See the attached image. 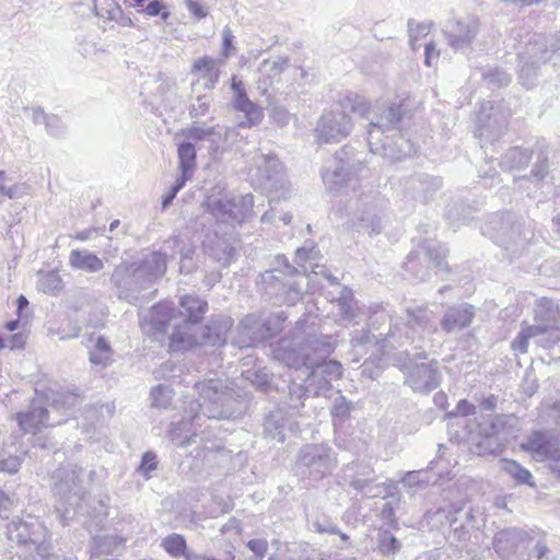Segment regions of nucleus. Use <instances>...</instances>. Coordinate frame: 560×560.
<instances>
[{"instance_id":"nucleus-64","label":"nucleus","mask_w":560,"mask_h":560,"mask_svg":"<svg viewBox=\"0 0 560 560\" xmlns=\"http://www.w3.org/2000/svg\"><path fill=\"white\" fill-rule=\"evenodd\" d=\"M21 467V458L15 455H11L7 458L0 459V470L8 474H15Z\"/></svg>"},{"instance_id":"nucleus-39","label":"nucleus","mask_w":560,"mask_h":560,"mask_svg":"<svg viewBox=\"0 0 560 560\" xmlns=\"http://www.w3.org/2000/svg\"><path fill=\"white\" fill-rule=\"evenodd\" d=\"M113 349L107 340L98 336L90 350V362L98 369L104 370L113 363Z\"/></svg>"},{"instance_id":"nucleus-49","label":"nucleus","mask_w":560,"mask_h":560,"mask_svg":"<svg viewBox=\"0 0 560 560\" xmlns=\"http://www.w3.org/2000/svg\"><path fill=\"white\" fill-rule=\"evenodd\" d=\"M235 249L225 242H218L214 248H211V256L222 266H228L233 260Z\"/></svg>"},{"instance_id":"nucleus-2","label":"nucleus","mask_w":560,"mask_h":560,"mask_svg":"<svg viewBox=\"0 0 560 560\" xmlns=\"http://www.w3.org/2000/svg\"><path fill=\"white\" fill-rule=\"evenodd\" d=\"M311 351L319 357L329 354L331 347L316 336H304L296 331L293 338L280 339L273 348V357L289 368L299 370L305 366L311 370L304 381V389L299 388L303 395L327 396L331 390V382L342 375V366L338 361H325L315 364Z\"/></svg>"},{"instance_id":"nucleus-58","label":"nucleus","mask_w":560,"mask_h":560,"mask_svg":"<svg viewBox=\"0 0 560 560\" xmlns=\"http://www.w3.org/2000/svg\"><path fill=\"white\" fill-rule=\"evenodd\" d=\"M210 107V97L209 96H198L196 102L192 103L189 107V115L191 117H200L206 115Z\"/></svg>"},{"instance_id":"nucleus-5","label":"nucleus","mask_w":560,"mask_h":560,"mask_svg":"<svg viewBox=\"0 0 560 560\" xmlns=\"http://www.w3.org/2000/svg\"><path fill=\"white\" fill-rule=\"evenodd\" d=\"M166 271V254L152 252L143 259L132 264L118 265L112 275V281L117 288L118 298L133 303L138 294L148 289Z\"/></svg>"},{"instance_id":"nucleus-21","label":"nucleus","mask_w":560,"mask_h":560,"mask_svg":"<svg viewBox=\"0 0 560 560\" xmlns=\"http://www.w3.org/2000/svg\"><path fill=\"white\" fill-rule=\"evenodd\" d=\"M16 420L20 429L24 433L36 434L43 428L55 427L65 422L61 417H52L45 396L36 393V397L32 400L30 409L25 412H19Z\"/></svg>"},{"instance_id":"nucleus-7","label":"nucleus","mask_w":560,"mask_h":560,"mask_svg":"<svg viewBox=\"0 0 560 560\" xmlns=\"http://www.w3.org/2000/svg\"><path fill=\"white\" fill-rule=\"evenodd\" d=\"M350 110L369 119L370 103L362 96L347 94L340 102L339 108L325 112L318 119L314 135L319 143H337L346 139L352 131L353 122L347 112Z\"/></svg>"},{"instance_id":"nucleus-3","label":"nucleus","mask_w":560,"mask_h":560,"mask_svg":"<svg viewBox=\"0 0 560 560\" xmlns=\"http://www.w3.org/2000/svg\"><path fill=\"white\" fill-rule=\"evenodd\" d=\"M198 399L190 401L189 410L179 422H172L168 439L178 446L190 443L196 432L194 423L201 415L209 419L235 418L242 412V394L236 392L234 383L229 380H207L196 384Z\"/></svg>"},{"instance_id":"nucleus-47","label":"nucleus","mask_w":560,"mask_h":560,"mask_svg":"<svg viewBox=\"0 0 560 560\" xmlns=\"http://www.w3.org/2000/svg\"><path fill=\"white\" fill-rule=\"evenodd\" d=\"M392 488L390 483L375 482V476L373 475L366 488L362 489L360 493L366 498H385L392 492Z\"/></svg>"},{"instance_id":"nucleus-19","label":"nucleus","mask_w":560,"mask_h":560,"mask_svg":"<svg viewBox=\"0 0 560 560\" xmlns=\"http://www.w3.org/2000/svg\"><path fill=\"white\" fill-rule=\"evenodd\" d=\"M446 256V248L435 240H424L417 249L407 256L405 270L416 279L425 280L432 267H442Z\"/></svg>"},{"instance_id":"nucleus-23","label":"nucleus","mask_w":560,"mask_h":560,"mask_svg":"<svg viewBox=\"0 0 560 560\" xmlns=\"http://www.w3.org/2000/svg\"><path fill=\"white\" fill-rule=\"evenodd\" d=\"M281 270H267L261 275L262 284L268 294L276 293L281 301L294 305L302 299L303 289L300 282H284L280 276Z\"/></svg>"},{"instance_id":"nucleus-63","label":"nucleus","mask_w":560,"mask_h":560,"mask_svg":"<svg viewBox=\"0 0 560 560\" xmlns=\"http://www.w3.org/2000/svg\"><path fill=\"white\" fill-rule=\"evenodd\" d=\"M222 38H223L222 55L225 58H229V57L232 56V54L235 50V47L233 45L234 35H233V33H232L230 27L225 26L223 28V31H222Z\"/></svg>"},{"instance_id":"nucleus-1","label":"nucleus","mask_w":560,"mask_h":560,"mask_svg":"<svg viewBox=\"0 0 560 560\" xmlns=\"http://www.w3.org/2000/svg\"><path fill=\"white\" fill-rule=\"evenodd\" d=\"M436 315L427 306L407 307L401 315L375 312L369 330H354L351 336L352 361H359L370 349L377 352L405 345L425 350L433 347L432 335L438 331Z\"/></svg>"},{"instance_id":"nucleus-55","label":"nucleus","mask_w":560,"mask_h":560,"mask_svg":"<svg viewBox=\"0 0 560 560\" xmlns=\"http://www.w3.org/2000/svg\"><path fill=\"white\" fill-rule=\"evenodd\" d=\"M158 464L159 462L156 454L151 451H148L142 455V459L138 467V471L141 472L143 476L149 477L150 472L156 470Z\"/></svg>"},{"instance_id":"nucleus-25","label":"nucleus","mask_w":560,"mask_h":560,"mask_svg":"<svg viewBox=\"0 0 560 560\" xmlns=\"http://www.w3.org/2000/svg\"><path fill=\"white\" fill-rule=\"evenodd\" d=\"M401 186L406 198L427 202L441 188L442 180L428 174H413L405 178Z\"/></svg>"},{"instance_id":"nucleus-32","label":"nucleus","mask_w":560,"mask_h":560,"mask_svg":"<svg viewBox=\"0 0 560 560\" xmlns=\"http://www.w3.org/2000/svg\"><path fill=\"white\" fill-rule=\"evenodd\" d=\"M69 266L74 270L96 273L104 269V261L89 249H72L69 254Z\"/></svg>"},{"instance_id":"nucleus-51","label":"nucleus","mask_w":560,"mask_h":560,"mask_svg":"<svg viewBox=\"0 0 560 560\" xmlns=\"http://www.w3.org/2000/svg\"><path fill=\"white\" fill-rule=\"evenodd\" d=\"M549 440L541 434V433H535L526 443L525 448L530 451L535 456L541 458L546 452L549 451Z\"/></svg>"},{"instance_id":"nucleus-61","label":"nucleus","mask_w":560,"mask_h":560,"mask_svg":"<svg viewBox=\"0 0 560 560\" xmlns=\"http://www.w3.org/2000/svg\"><path fill=\"white\" fill-rule=\"evenodd\" d=\"M215 132L214 127L194 125L187 129V136L196 140H205Z\"/></svg>"},{"instance_id":"nucleus-33","label":"nucleus","mask_w":560,"mask_h":560,"mask_svg":"<svg viewBox=\"0 0 560 560\" xmlns=\"http://www.w3.org/2000/svg\"><path fill=\"white\" fill-rule=\"evenodd\" d=\"M179 323V317L175 314L174 307L168 302H162L154 305L150 311L151 329L164 334L168 326Z\"/></svg>"},{"instance_id":"nucleus-41","label":"nucleus","mask_w":560,"mask_h":560,"mask_svg":"<svg viewBox=\"0 0 560 560\" xmlns=\"http://www.w3.org/2000/svg\"><path fill=\"white\" fill-rule=\"evenodd\" d=\"M237 112L244 114L245 121L240 124L241 127H253L258 125L264 118V112L260 106L252 102L249 98H245L233 104Z\"/></svg>"},{"instance_id":"nucleus-28","label":"nucleus","mask_w":560,"mask_h":560,"mask_svg":"<svg viewBox=\"0 0 560 560\" xmlns=\"http://www.w3.org/2000/svg\"><path fill=\"white\" fill-rule=\"evenodd\" d=\"M475 317V307L468 303L448 307L440 320L442 329L447 332L467 328Z\"/></svg>"},{"instance_id":"nucleus-17","label":"nucleus","mask_w":560,"mask_h":560,"mask_svg":"<svg viewBox=\"0 0 560 560\" xmlns=\"http://www.w3.org/2000/svg\"><path fill=\"white\" fill-rule=\"evenodd\" d=\"M510 116V109L504 102H482L476 116V137L481 142H493L499 139L508 128Z\"/></svg>"},{"instance_id":"nucleus-8","label":"nucleus","mask_w":560,"mask_h":560,"mask_svg":"<svg viewBox=\"0 0 560 560\" xmlns=\"http://www.w3.org/2000/svg\"><path fill=\"white\" fill-rule=\"evenodd\" d=\"M534 325L522 326L512 341V348L521 353L528 350V341L535 339L542 348H551L560 340L559 310L553 301L541 298L535 310Z\"/></svg>"},{"instance_id":"nucleus-24","label":"nucleus","mask_w":560,"mask_h":560,"mask_svg":"<svg viewBox=\"0 0 560 560\" xmlns=\"http://www.w3.org/2000/svg\"><path fill=\"white\" fill-rule=\"evenodd\" d=\"M262 324V315L249 314L236 327L233 343L238 348H249L267 339V330Z\"/></svg>"},{"instance_id":"nucleus-12","label":"nucleus","mask_w":560,"mask_h":560,"mask_svg":"<svg viewBox=\"0 0 560 560\" xmlns=\"http://www.w3.org/2000/svg\"><path fill=\"white\" fill-rule=\"evenodd\" d=\"M482 233L503 247L511 257L521 255L533 235L511 213L493 214L482 228Z\"/></svg>"},{"instance_id":"nucleus-10","label":"nucleus","mask_w":560,"mask_h":560,"mask_svg":"<svg viewBox=\"0 0 560 560\" xmlns=\"http://www.w3.org/2000/svg\"><path fill=\"white\" fill-rule=\"evenodd\" d=\"M337 466V456L327 444H306L302 446L294 465L295 475L306 486H314L331 475Z\"/></svg>"},{"instance_id":"nucleus-30","label":"nucleus","mask_w":560,"mask_h":560,"mask_svg":"<svg viewBox=\"0 0 560 560\" xmlns=\"http://www.w3.org/2000/svg\"><path fill=\"white\" fill-rule=\"evenodd\" d=\"M527 534L517 528H506L495 534L493 547L503 558L509 559L525 544Z\"/></svg>"},{"instance_id":"nucleus-53","label":"nucleus","mask_w":560,"mask_h":560,"mask_svg":"<svg viewBox=\"0 0 560 560\" xmlns=\"http://www.w3.org/2000/svg\"><path fill=\"white\" fill-rule=\"evenodd\" d=\"M548 155L542 149H539L537 152V161L530 172V177L535 180H541L548 174Z\"/></svg>"},{"instance_id":"nucleus-15","label":"nucleus","mask_w":560,"mask_h":560,"mask_svg":"<svg viewBox=\"0 0 560 560\" xmlns=\"http://www.w3.org/2000/svg\"><path fill=\"white\" fill-rule=\"evenodd\" d=\"M232 325L231 317L220 315L201 328L200 335L195 331H182L178 327L170 337V348L172 351H185L197 345L223 346Z\"/></svg>"},{"instance_id":"nucleus-14","label":"nucleus","mask_w":560,"mask_h":560,"mask_svg":"<svg viewBox=\"0 0 560 560\" xmlns=\"http://www.w3.org/2000/svg\"><path fill=\"white\" fill-rule=\"evenodd\" d=\"M386 208L387 202L381 196L361 195L354 206H350L349 228L370 236L381 234L387 221Z\"/></svg>"},{"instance_id":"nucleus-26","label":"nucleus","mask_w":560,"mask_h":560,"mask_svg":"<svg viewBox=\"0 0 560 560\" xmlns=\"http://www.w3.org/2000/svg\"><path fill=\"white\" fill-rule=\"evenodd\" d=\"M479 31V22L474 16H467L462 20L448 22L445 30V35L448 45L454 49H462L468 47Z\"/></svg>"},{"instance_id":"nucleus-42","label":"nucleus","mask_w":560,"mask_h":560,"mask_svg":"<svg viewBox=\"0 0 560 560\" xmlns=\"http://www.w3.org/2000/svg\"><path fill=\"white\" fill-rule=\"evenodd\" d=\"M401 542L386 529H380L376 536V550L384 557L395 556L401 549Z\"/></svg>"},{"instance_id":"nucleus-11","label":"nucleus","mask_w":560,"mask_h":560,"mask_svg":"<svg viewBox=\"0 0 560 560\" xmlns=\"http://www.w3.org/2000/svg\"><path fill=\"white\" fill-rule=\"evenodd\" d=\"M8 538L25 546L33 560H67L59 556L49 555L50 544L47 541L48 532L45 525L32 515L25 518H14L7 528Z\"/></svg>"},{"instance_id":"nucleus-54","label":"nucleus","mask_w":560,"mask_h":560,"mask_svg":"<svg viewBox=\"0 0 560 560\" xmlns=\"http://www.w3.org/2000/svg\"><path fill=\"white\" fill-rule=\"evenodd\" d=\"M144 14L149 16H158L160 15L161 19L166 22L171 15L170 11L167 10L165 3L162 0H152L150 1L143 10H141Z\"/></svg>"},{"instance_id":"nucleus-52","label":"nucleus","mask_w":560,"mask_h":560,"mask_svg":"<svg viewBox=\"0 0 560 560\" xmlns=\"http://www.w3.org/2000/svg\"><path fill=\"white\" fill-rule=\"evenodd\" d=\"M287 316L283 312H278L276 314H270L267 317H262V324L266 328H269L267 332V338H271L277 335L282 329V325L285 322Z\"/></svg>"},{"instance_id":"nucleus-22","label":"nucleus","mask_w":560,"mask_h":560,"mask_svg":"<svg viewBox=\"0 0 560 560\" xmlns=\"http://www.w3.org/2000/svg\"><path fill=\"white\" fill-rule=\"evenodd\" d=\"M508 421V417L500 415L485 420L478 425V433L471 438L474 451L478 455L495 454L502 451L503 442L500 439Z\"/></svg>"},{"instance_id":"nucleus-18","label":"nucleus","mask_w":560,"mask_h":560,"mask_svg":"<svg viewBox=\"0 0 560 560\" xmlns=\"http://www.w3.org/2000/svg\"><path fill=\"white\" fill-rule=\"evenodd\" d=\"M253 206L254 196L250 194L234 198L222 191L209 195L203 202L206 210L221 222L243 221L252 212Z\"/></svg>"},{"instance_id":"nucleus-34","label":"nucleus","mask_w":560,"mask_h":560,"mask_svg":"<svg viewBox=\"0 0 560 560\" xmlns=\"http://www.w3.org/2000/svg\"><path fill=\"white\" fill-rule=\"evenodd\" d=\"M373 475L374 470L371 466L351 463L346 466L342 480L355 491L360 492L362 489L366 488Z\"/></svg>"},{"instance_id":"nucleus-46","label":"nucleus","mask_w":560,"mask_h":560,"mask_svg":"<svg viewBox=\"0 0 560 560\" xmlns=\"http://www.w3.org/2000/svg\"><path fill=\"white\" fill-rule=\"evenodd\" d=\"M166 246L176 249L180 254L182 265L180 271H189L190 266L186 265V260H191L195 253V248L191 244L186 243L179 236H175L166 242Z\"/></svg>"},{"instance_id":"nucleus-43","label":"nucleus","mask_w":560,"mask_h":560,"mask_svg":"<svg viewBox=\"0 0 560 560\" xmlns=\"http://www.w3.org/2000/svg\"><path fill=\"white\" fill-rule=\"evenodd\" d=\"M178 167L180 173H194L196 168V149L191 142H180L177 148Z\"/></svg>"},{"instance_id":"nucleus-37","label":"nucleus","mask_w":560,"mask_h":560,"mask_svg":"<svg viewBox=\"0 0 560 560\" xmlns=\"http://www.w3.org/2000/svg\"><path fill=\"white\" fill-rule=\"evenodd\" d=\"M219 67L220 61L210 57H202L195 61L192 72H200L201 78L205 80V89L211 90L219 81Z\"/></svg>"},{"instance_id":"nucleus-31","label":"nucleus","mask_w":560,"mask_h":560,"mask_svg":"<svg viewBox=\"0 0 560 560\" xmlns=\"http://www.w3.org/2000/svg\"><path fill=\"white\" fill-rule=\"evenodd\" d=\"M293 430L288 415L281 408H276L268 413L264 422V434L266 438L284 442L285 431Z\"/></svg>"},{"instance_id":"nucleus-45","label":"nucleus","mask_w":560,"mask_h":560,"mask_svg":"<svg viewBox=\"0 0 560 560\" xmlns=\"http://www.w3.org/2000/svg\"><path fill=\"white\" fill-rule=\"evenodd\" d=\"M161 545L172 557L185 556L187 560H192L194 553L186 551V540L179 534L166 536Z\"/></svg>"},{"instance_id":"nucleus-35","label":"nucleus","mask_w":560,"mask_h":560,"mask_svg":"<svg viewBox=\"0 0 560 560\" xmlns=\"http://www.w3.org/2000/svg\"><path fill=\"white\" fill-rule=\"evenodd\" d=\"M45 400L52 417H61L65 421L67 420V411L74 408L81 401L78 394L70 392L54 393L51 397L45 396Z\"/></svg>"},{"instance_id":"nucleus-56","label":"nucleus","mask_w":560,"mask_h":560,"mask_svg":"<svg viewBox=\"0 0 560 560\" xmlns=\"http://www.w3.org/2000/svg\"><path fill=\"white\" fill-rule=\"evenodd\" d=\"M313 527L315 532L319 534H337L339 533V527L327 516L323 515L320 517H316L313 521Z\"/></svg>"},{"instance_id":"nucleus-50","label":"nucleus","mask_w":560,"mask_h":560,"mask_svg":"<svg viewBox=\"0 0 560 560\" xmlns=\"http://www.w3.org/2000/svg\"><path fill=\"white\" fill-rule=\"evenodd\" d=\"M152 405L158 408H166L172 400V390L168 386L160 384L151 390Z\"/></svg>"},{"instance_id":"nucleus-60","label":"nucleus","mask_w":560,"mask_h":560,"mask_svg":"<svg viewBox=\"0 0 560 560\" xmlns=\"http://www.w3.org/2000/svg\"><path fill=\"white\" fill-rule=\"evenodd\" d=\"M46 130L49 135L56 138L63 137L66 133V128L58 116L50 115L46 125Z\"/></svg>"},{"instance_id":"nucleus-38","label":"nucleus","mask_w":560,"mask_h":560,"mask_svg":"<svg viewBox=\"0 0 560 560\" xmlns=\"http://www.w3.org/2000/svg\"><path fill=\"white\" fill-rule=\"evenodd\" d=\"M533 152L521 147L509 149L500 160V165L506 171H518L526 167L532 159Z\"/></svg>"},{"instance_id":"nucleus-40","label":"nucleus","mask_w":560,"mask_h":560,"mask_svg":"<svg viewBox=\"0 0 560 560\" xmlns=\"http://www.w3.org/2000/svg\"><path fill=\"white\" fill-rule=\"evenodd\" d=\"M95 15L104 21H120L122 25L131 23L122 18V11L115 0H93Z\"/></svg>"},{"instance_id":"nucleus-27","label":"nucleus","mask_w":560,"mask_h":560,"mask_svg":"<svg viewBox=\"0 0 560 560\" xmlns=\"http://www.w3.org/2000/svg\"><path fill=\"white\" fill-rule=\"evenodd\" d=\"M179 323L174 324V331L178 327L182 331H194V325L199 323L208 311V303L195 295H184L179 301Z\"/></svg>"},{"instance_id":"nucleus-13","label":"nucleus","mask_w":560,"mask_h":560,"mask_svg":"<svg viewBox=\"0 0 560 560\" xmlns=\"http://www.w3.org/2000/svg\"><path fill=\"white\" fill-rule=\"evenodd\" d=\"M399 366L404 374V384L413 393L428 395L441 384L442 373L439 362L427 360L424 352L412 357L406 352Z\"/></svg>"},{"instance_id":"nucleus-20","label":"nucleus","mask_w":560,"mask_h":560,"mask_svg":"<svg viewBox=\"0 0 560 560\" xmlns=\"http://www.w3.org/2000/svg\"><path fill=\"white\" fill-rule=\"evenodd\" d=\"M255 167L249 175L255 185L267 192L287 191V178L281 162L276 155L257 154L254 158Z\"/></svg>"},{"instance_id":"nucleus-62","label":"nucleus","mask_w":560,"mask_h":560,"mask_svg":"<svg viewBox=\"0 0 560 560\" xmlns=\"http://www.w3.org/2000/svg\"><path fill=\"white\" fill-rule=\"evenodd\" d=\"M270 117L275 124L279 127H284L290 122L291 114L282 106H276L272 108Z\"/></svg>"},{"instance_id":"nucleus-59","label":"nucleus","mask_w":560,"mask_h":560,"mask_svg":"<svg viewBox=\"0 0 560 560\" xmlns=\"http://www.w3.org/2000/svg\"><path fill=\"white\" fill-rule=\"evenodd\" d=\"M0 194L10 199H19L27 194V186L25 184H15L12 186L0 185Z\"/></svg>"},{"instance_id":"nucleus-16","label":"nucleus","mask_w":560,"mask_h":560,"mask_svg":"<svg viewBox=\"0 0 560 560\" xmlns=\"http://www.w3.org/2000/svg\"><path fill=\"white\" fill-rule=\"evenodd\" d=\"M364 170V164L357 159L347 148L336 152L334 158L324 166L323 182L330 192H340L343 187H357V176Z\"/></svg>"},{"instance_id":"nucleus-48","label":"nucleus","mask_w":560,"mask_h":560,"mask_svg":"<svg viewBox=\"0 0 560 560\" xmlns=\"http://www.w3.org/2000/svg\"><path fill=\"white\" fill-rule=\"evenodd\" d=\"M39 288L45 293L56 294L62 289V280L57 272L49 271L40 277Z\"/></svg>"},{"instance_id":"nucleus-57","label":"nucleus","mask_w":560,"mask_h":560,"mask_svg":"<svg viewBox=\"0 0 560 560\" xmlns=\"http://www.w3.org/2000/svg\"><path fill=\"white\" fill-rule=\"evenodd\" d=\"M525 548L529 549V557L538 560L542 559L548 552L549 548L542 540H534L526 538Z\"/></svg>"},{"instance_id":"nucleus-9","label":"nucleus","mask_w":560,"mask_h":560,"mask_svg":"<svg viewBox=\"0 0 560 560\" xmlns=\"http://www.w3.org/2000/svg\"><path fill=\"white\" fill-rule=\"evenodd\" d=\"M82 468L67 465L57 469L51 476L52 491L58 498L56 505L57 517L65 526L78 514L84 498L81 476Z\"/></svg>"},{"instance_id":"nucleus-4","label":"nucleus","mask_w":560,"mask_h":560,"mask_svg":"<svg viewBox=\"0 0 560 560\" xmlns=\"http://www.w3.org/2000/svg\"><path fill=\"white\" fill-rule=\"evenodd\" d=\"M402 117L401 105L386 106L368 128V144L373 154H380L389 162H397L416 152L413 143L399 129Z\"/></svg>"},{"instance_id":"nucleus-44","label":"nucleus","mask_w":560,"mask_h":560,"mask_svg":"<svg viewBox=\"0 0 560 560\" xmlns=\"http://www.w3.org/2000/svg\"><path fill=\"white\" fill-rule=\"evenodd\" d=\"M501 469L510 475L515 480V482L520 485H528L530 487L535 486L530 471L514 460L502 459Z\"/></svg>"},{"instance_id":"nucleus-6","label":"nucleus","mask_w":560,"mask_h":560,"mask_svg":"<svg viewBox=\"0 0 560 560\" xmlns=\"http://www.w3.org/2000/svg\"><path fill=\"white\" fill-rule=\"evenodd\" d=\"M518 78L526 88L535 85L541 67L552 62L560 66V32L551 35L534 34L517 52Z\"/></svg>"},{"instance_id":"nucleus-29","label":"nucleus","mask_w":560,"mask_h":560,"mask_svg":"<svg viewBox=\"0 0 560 560\" xmlns=\"http://www.w3.org/2000/svg\"><path fill=\"white\" fill-rule=\"evenodd\" d=\"M288 68V59H265L259 68V78L257 80V90L261 95H268L270 88L279 82L280 75Z\"/></svg>"},{"instance_id":"nucleus-36","label":"nucleus","mask_w":560,"mask_h":560,"mask_svg":"<svg viewBox=\"0 0 560 560\" xmlns=\"http://www.w3.org/2000/svg\"><path fill=\"white\" fill-rule=\"evenodd\" d=\"M336 306L340 320L348 325L355 320L359 315V307L353 299L352 291L346 287H341L339 295L336 299Z\"/></svg>"}]
</instances>
